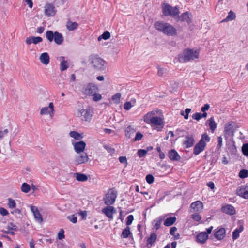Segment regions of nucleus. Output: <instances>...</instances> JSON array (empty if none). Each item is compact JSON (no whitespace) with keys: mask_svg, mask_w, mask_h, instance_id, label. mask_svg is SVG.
Instances as JSON below:
<instances>
[{"mask_svg":"<svg viewBox=\"0 0 248 248\" xmlns=\"http://www.w3.org/2000/svg\"><path fill=\"white\" fill-rule=\"evenodd\" d=\"M8 206L10 208L13 209L16 207V203L14 200L12 198H8Z\"/></svg>","mask_w":248,"mask_h":248,"instance_id":"44","label":"nucleus"},{"mask_svg":"<svg viewBox=\"0 0 248 248\" xmlns=\"http://www.w3.org/2000/svg\"><path fill=\"white\" fill-rule=\"evenodd\" d=\"M78 27V24L76 22H72L70 20H68L66 22V27L67 29L69 31H73L77 29Z\"/></svg>","mask_w":248,"mask_h":248,"instance_id":"29","label":"nucleus"},{"mask_svg":"<svg viewBox=\"0 0 248 248\" xmlns=\"http://www.w3.org/2000/svg\"><path fill=\"white\" fill-rule=\"evenodd\" d=\"M54 36V41L56 44L61 45L63 43L64 39L62 33L58 31H55Z\"/></svg>","mask_w":248,"mask_h":248,"instance_id":"28","label":"nucleus"},{"mask_svg":"<svg viewBox=\"0 0 248 248\" xmlns=\"http://www.w3.org/2000/svg\"><path fill=\"white\" fill-rule=\"evenodd\" d=\"M204 140L207 142H209L210 140V138L206 133H204L202 135V138L194 146L193 149V154L195 155H199L201 152L204 150L206 145Z\"/></svg>","mask_w":248,"mask_h":248,"instance_id":"4","label":"nucleus"},{"mask_svg":"<svg viewBox=\"0 0 248 248\" xmlns=\"http://www.w3.org/2000/svg\"><path fill=\"white\" fill-rule=\"evenodd\" d=\"M190 207L194 211L201 212L203 208V203L200 201H197L195 202L192 203Z\"/></svg>","mask_w":248,"mask_h":248,"instance_id":"19","label":"nucleus"},{"mask_svg":"<svg viewBox=\"0 0 248 248\" xmlns=\"http://www.w3.org/2000/svg\"><path fill=\"white\" fill-rule=\"evenodd\" d=\"M155 113L153 111L149 112L144 116V121L145 122L148 124H150V120H152V118H154V115Z\"/></svg>","mask_w":248,"mask_h":248,"instance_id":"35","label":"nucleus"},{"mask_svg":"<svg viewBox=\"0 0 248 248\" xmlns=\"http://www.w3.org/2000/svg\"><path fill=\"white\" fill-rule=\"evenodd\" d=\"M93 114V110L88 107L86 109L82 108L79 109L77 112V116L78 117H83L82 120L86 122H90L92 119Z\"/></svg>","mask_w":248,"mask_h":248,"instance_id":"6","label":"nucleus"},{"mask_svg":"<svg viewBox=\"0 0 248 248\" xmlns=\"http://www.w3.org/2000/svg\"><path fill=\"white\" fill-rule=\"evenodd\" d=\"M239 176L241 178H245L248 177V170L242 169L239 173Z\"/></svg>","mask_w":248,"mask_h":248,"instance_id":"43","label":"nucleus"},{"mask_svg":"<svg viewBox=\"0 0 248 248\" xmlns=\"http://www.w3.org/2000/svg\"><path fill=\"white\" fill-rule=\"evenodd\" d=\"M31 210L33 213L35 220L39 223H41L43 221V218L41 214L40 213L38 208L36 206L31 205Z\"/></svg>","mask_w":248,"mask_h":248,"instance_id":"14","label":"nucleus"},{"mask_svg":"<svg viewBox=\"0 0 248 248\" xmlns=\"http://www.w3.org/2000/svg\"><path fill=\"white\" fill-rule=\"evenodd\" d=\"M132 107V105H131V103L130 102H126L124 104V108L126 110H129L131 107Z\"/></svg>","mask_w":248,"mask_h":248,"instance_id":"58","label":"nucleus"},{"mask_svg":"<svg viewBox=\"0 0 248 248\" xmlns=\"http://www.w3.org/2000/svg\"><path fill=\"white\" fill-rule=\"evenodd\" d=\"M45 14L48 16H53L56 13L55 8L52 4L48 3L45 6Z\"/></svg>","mask_w":248,"mask_h":248,"instance_id":"15","label":"nucleus"},{"mask_svg":"<svg viewBox=\"0 0 248 248\" xmlns=\"http://www.w3.org/2000/svg\"><path fill=\"white\" fill-rule=\"evenodd\" d=\"M119 160L121 163H123L125 164V166H126L127 165V161L126 156H120L119 158Z\"/></svg>","mask_w":248,"mask_h":248,"instance_id":"57","label":"nucleus"},{"mask_svg":"<svg viewBox=\"0 0 248 248\" xmlns=\"http://www.w3.org/2000/svg\"><path fill=\"white\" fill-rule=\"evenodd\" d=\"M208 238L207 233L205 232H201L199 233L196 236V242L201 243L204 244Z\"/></svg>","mask_w":248,"mask_h":248,"instance_id":"21","label":"nucleus"},{"mask_svg":"<svg viewBox=\"0 0 248 248\" xmlns=\"http://www.w3.org/2000/svg\"><path fill=\"white\" fill-rule=\"evenodd\" d=\"M39 60L42 64L47 65L50 62L49 56L47 52H44L40 56Z\"/></svg>","mask_w":248,"mask_h":248,"instance_id":"27","label":"nucleus"},{"mask_svg":"<svg viewBox=\"0 0 248 248\" xmlns=\"http://www.w3.org/2000/svg\"><path fill=\"white\" fill-rule=\"evenodd\" d=\"M43 39L41 37L31 36L27 37L25 40L27 44L31 45V43L37 44L42 41Z\"/></svg>","mask_w":248,"mask_h":248,"instance_id":"23","label":"nucleus"},{"mask_svg":"<svg viewBox=\"0 0 248 248\" xmlns=\"http://www.w3.org/2000/svg\"><path fill=\"white\" fill-rule=\"evenodd\" d=\"M221 210L223 213L231 215H233L235 214V210L234 207L230 204H227L222 206Z\"/></svg>","mask_w":248,"mask_h":248,"instance_id":"20","label":"nucleus"},{"mask_svg":"<svg viewBox=\"0 0 248 248\" xmlns=\"http://www.w3.org/2000/svg\"><path fill=\"white\" fill-rule=\"evenodd\" d=\"M236 194L244 199H248V183L238 187L236 189Z\"/></svg>","mask_w":248,"mask_h":248,"instance_id":"11","label":"nucleus"},{"mask_svg":"<svg viewBox=\"0 0 248 248\" xmlns=\"http://www.w3.org/2000/svg\"><path fill=\"white\" fill-rule=\"evenodd\" d=\"M64 59L65 58L63 56L57 58V60L61 62L60 65V68L62 71L66 70L69 67L67 61L65 60Z\"/></svg>","mask_w":248,"mask_h":248,"instance_id":"26","label":"nucleus"},{"mask_svg":"<svg viewBox=\"0 0 248 248\" xmlns=\"http://www.w3.org/2000/svg\"><path fill=\"white\" fill-rule=\"evenodd\" d=\"M21 191L25 193H28L31 190V186L27 183H23L21 187Z\"/></svg>","mask_w":248,"mask_h":248,"instance_id":"38","label":"nucleus"},{"mask_svg":"<svg viewBox=\"0 0 248 248\" xmlns=\"http://www.w3.org/2000/svg\"><path fill=\"white\" fill-rule=\"evenodd\" d=\"M116 198L117 192L113 189H110L104 197L103 201L106 205L110 206L114 203Z\"/></svg>","mask_w":248,"mask_h":248,"instance_id":"7","label":"nucleus"},{"mask_svg":"<svg viewBox=\"0 0 248 248\" xmlns=\"http://www.w3.org/2000/svg\"><path fill=\"white\" fill-rule=\"evenodd\" d=\"M89 160L88 156L86 153H81L75 156V164L78 165L87 163Z\"/></svg>","mask_w":248,"mask_h":248,"instance_id":"10","label":"nucleus"},{"mask_svg":"<svg viewBox=\"0 0 248 248\" xmlns=\"http://www.w3.org/2000/svg\"><path fill=\"white\" fill-rule=\"evenodd\" d=\"M208 124L212 132H214L217 127V124L214 121L213 117L210 118L208 120Z\"/></svg>","mask_w":248,"mask_h":248,"instance_id":"36","label":"nucleus"},{"mask_svg":"<svg viewBox=\"0 0 248 248\" xmlns=\"http://www.w3.org/2000/svg\"><path fill=\"white\" fill-rule=\"evenodd\" d=\"M226 235V231L224 228H221L214 232L215 237L218 240L223 239Z\"/></svg>","mask_w":248,"mask_h":248,"instance_id":"24","label":"nucleus"},{"mask_svg":"<svg viewBox=\"0 0 248 248\" xmlns=\"http://www.w3.org/2000/svg\"><path fill=\"white\" fill-rule=\"evenodd\" d=\"M130 235H132V233L130 232V227L127 226L122 232L121 234V237L123 238H126L128 237Z\"/></svg>","mask_w":248,"mask_h":248,"instance_id":"34","label":"nucleus"},{"mask_svg":"<svg viewBox=\"0 0 248 248\" xmlns=\"http://www.w3.org/2000/svg\"><path fill=\"white\" fill-rule=\"evenodd\" d=\"M235 17L236 16L234 12H232V11H230V12L228 13V15L227 16L226 18L224 19L223 20H222V22L231 21L234 19Z\"/></svg>","mask_w":248,"mask_h":248,"instance_id":"37","label":"nucleus"},{"mask_svg":"<svg viewBox=\"0 0 248 248\" xmlns=\"http://www.w3.org/2000/svg\"><path fill=\"white\" fill-rule=\"evenodd\" d=\"M168 155L169 158L172 161H178L180 160V156L174 149L170 151Z\"/></svg>","mask_w":248,"mask_h":248,"instance_id":"25","label":"nucleus"},{"mask_svg":"<svg viewBox=\"0 0 248 248\" xmlns=\"http://www.w3.org/2000/svg\"><path fill=\"white\" fill-rule=\"evenodd\" d=\"M7 228L9 230H17V226L15 225L13 222H10L9 224V226L7 227Z\"/></svg>","mask_w":248,"mask_h":248,"instance_id":"60","label":"nucleus"},{"mask_svg":"<svg viewBox=\"0 0 248 248\" xmlns=\"http://www.w3.org/2000/svg\"><path fill=\"white\" fill-rule=\"evenodd\" d=\"M134 220V217L133 215H129L127 217V221H126V225H130L132 224L133 221Z\"/></svg>","mask_w":248,"mask_h":248,"instance_id":"53","label":"nucleus"},{"mask_svg":"<svg viewBox=\"0 0 248 248\" xmlns=\"http://www.w3.org/2000/svg\"><path fill=\"white\" fill-rule=\"evenodd\" d=\"M147 154V151L144 149H140L138 151V155L140 157L145 156Z\"/></svg>","mask_w":248,"mask_h":248,"instance_id":"46","label":"nucleus"},{"mask_svg":"<svg viewBox=\"0 0 248 248\" xmlns=\"http://www.w3.org/2000/svg\"><path fill=\"white\" fill-rule=\"evenodd\" d=\"M210 108V105L208 104H206L202 108L201 110L204 112V111L208 110Z\"/></svg>","mask_w":248,"mask_h":248,"instance_id":"64","label":"nucleus"},{"mask_svg":"<svg viewBox=\"0 0 248 248\" xmlns=\"http://www.w3.org/2000/svg\"><path fill=\"white\" fill-rule=\"evenodd\" d=\"M69 135L71 137L77 140H79L83 138V136H82L80 134L74 131H71L69 133Z\"/></svg>","mask_w":248,"mask_h":248,"instance_id":"39","label":"nucleus"},{"mask_svg":"<svg viewBox=\"0 0 248 248\" xmlns=\"http://www.w3.org/2000/svg\"><path fill=\"white\" fill-rule=\"evenodd\" d=\"M185 140L183 142V145L186 148L192 147L194 143V139L193 135H187L185 137Z\"/></svg>","mask_w":248,"mask_h":248,"instance_id":"13","label":"nucleus"},{"mask_svg":"<svg viewBox=\"0 0 248 248\" xmlns=\"http://www.w3.org/2000/svg\"><path fill=\"white\" fill-rule=\"evenodd\" d=\"M242 152L244 155L248 156V143H245L243 145Z\"/></svg>","mask_w":248,"mask_h":248,"instance_id":"45","label":"nucleus"},{"mask_svg":"<svg viewBox=\"0 0 248 248\" xmlns=\"http://www.w3.org/2000/svg\"><path fill=\"white\" fill-rule=\"evenodd\" d=\"M76 178L77 180L80 182H85L88 180L87 176L83 173H76Z\"/></svg>","mask_w":248,"mask_h":248,"instance_id":"32","label":"nucleus"},{"mask_svg":"<svg viewBox=\"0 0 248 248\" xmlns=\"http://www.w3.org/2000/svg\"><path fill=\"white\" fill-rule=\"evenodd\" d=\"M234 133L233 127L232 124V123L229 122L225 125L224 133L226 136H232Z\"/></svg>","mask_w":248,"mask_h":248,"instance_id":"22","label":"nucleus"},{"mask_svg":"<svg viewBox=\"0 0 248 248\" xmlns=\"http://www.w3.org/2000/svg\"><path fill=\"white\" fill-rule=\"evenodd\" d=\"M199 54L198 50L193 51L192 49L190 48L185 49L179 54L178 60L180 62L186 63L198 58Z\"/></svg>","mask_w":248,"mask_h":248,"instance_id":"2","label":"nucleus"},{"mask_svg":"<svg viewBox=\"0 0 248 248\" xmlns=\"http://www.w3.org/2000/svg\"><path fill=\"white\" fill-rule=\"evenodd\" d=\"M121 96V94L120 93H117L112 96L111 99L115 104H118L120 102Z\"/></svg>","mask_w":248,"mask_h":248,"instance_id":"42","label":"nucleus"},{"mask_svg":"<svg viewBox=\"0 0 248 248\" xmlns=\"http://www.w3.org/2000/svg\"><path fill=\"white\" fill-rule=\"evenodd\" d=\"M58 237L60 240H62L64 238V231L62 229H61L59 232Z\"/></svg>","mask_w":248,"mask_h":248,"instance_id":"62","label":"nucleus"},{"mask_svg":"<svg viewBox=\"0 0 248 248\" xmlns=\"http://www.w3.org/2000/svg\"><path fill=\"white\" fill-rule=\"evenodd\" d=\"M191 218L195 221H199L201 220V217L198 213L192 215Z\"/></svg>","mask_w":248,"mask_h":248,"instance_id":"52","label":"nucleus"},{"mask_svg":"<svg viewBox=\"0 0 248 248\" xmlns=\"http://www.w3.org/2000/svg\"><path fill=\"white\" fill-rule=\"evenodd\" d=\"M161 221H162L161 218L159 219L158 220H154V222H155L154 225V228L156 230H157L159 228V227L160 226Z\"/></svg>","mask_w":248,"mask_h":248,"instance_id":"59","label":"nucleus"},{"mask_svg":"<svg viewBox=\"0 0 248 248\" xmlns=\"http://www.w3.org/2000/svg\"><path fill=\"white\" fill-rule=\"evenodd\" d=\"M154 27L155 30L167 36H174L177 35L176 29L168 22L156 21L154 24Z\"/></svg>","mask_w":248,"mask_h":248,"instance_id":"1","label":"nucleus"},{"mask_svg":"<svg viewBox=\"0 0 248 248\" xmlns=\"http://www.w3.org/2000/svg\"><path fill=\"white\" fill-rule=\"evenodd\" d=\"M192 15L189 12H185L181 14L180 16L178 15L176 16V19L177 21H180L181 22L186 21L188 25L190 24L192 21Z\"/></svg>","mask_w":248,"mask_h":248,"instance_id":"8","label":"nucleus"},{"mask_svg":"<svg viewBox=\"0 0 248 248\" xmlns=\"http://www.w3.org/2000/svg\"><path fill=\"white\" fill-rule=\"evenodd\" d=\"M143 137V135L140 132H138L136 134V136L133 139L134 141H139L141 140V139Z\"/></svg>","mask_w":248,"mask_h":248,"instance_id":"51","label":"nucleus"},{"mask_svg":"<svg viewBox=\"0 0 248 248\" xmlns=\"http://www.w3.org/2000/svg\"><path fill=\"white\" fill-rule=\"evenodd\" d=\"M192 118L197 121H199L201 119H202V113H196L193 114L192 116Z\"/></svg>","mask_w":248,"mask_h":248,"instance_id":"54","label":"nucleus"},{"mask_svg":"<svg viewBox=\"0 0 248 248\" xmlns=\"http://www.w3.org/2000/svg\"><path fill=\"white\" fill-rule=\"evenodd\" d=\"M0 214L2 216H7L9 214L8 211L3 207H0Z\"/></svg>","mask_w":248,"mask_h":248,"instance_id":"61","label":"nucleus"},{"mask_svg":"<svg viewBox=\"0 0 248 248\" xmlns=\"http://www.w3.org/2000/svg\"><path fill=\"white\" fill-rule=\"evenodd\" d=\"M86 145V143L83 141L76 142L74 144V149L77 154H79L81 153H84L83 151L85 150Z\"/></svg>","mask_w":248,"mask_h":248,"instance_id":"12","label":"nucleus"},{"mask_svg":"<svg viewBox=\"0 0 248 248\" xmlns=\"http://www.w3.org/2000/svg\"><path fill=\"white\" fill-rule=\"evenodd\" d=\"M156 238L157 235L155 233H152L147 239V245H150L152 246L155 242Z\"/></svg>","mask_w":248,"mask_h":248,"instance_id":"33","label":"nucleus"},{"mask_svg":"<svg viewBox=\"0 0 248 248\" xmlns=\"http://www.w3.org/2000/svg\"><path fill=\"white\" fill-rule=\"evenodd\" d=\"M54 111V105L52 102H50L49 104L48 107H45L41 109L40 114L41 115H45L49 114L50 115H51V113H53Z\"/></svg>","mask_w":248,"mask_h":248,"instance_id":"17","label":"nucleus"},{"mask_svg":"<svg viewBox=\"0 0 248 248\" xmlns=\"http://www.w3.org/2000/svg\"><path fill=\"white\" fill-rule=\"evenodd\" d=\"M93 97V100L94 101H98L102 99V96L100 94L96 93H95L94 94L92 95Z\"/></svg>","mask_w":248,"mask_h":248,"instance_id":"50","label":"nucleus"},{"mask_svg":"<svg viewBox=\"0 0 248 248\" xmlns=\"http://www.w3.org/2000/svg\"><path fill=\"white\" fill-rule=\"evenodd\" d=\"M218 144L217 145V148H220L222 145V138L221 136L217 138Z\"/></svg>","mask_w":248,"mask_h":248,"instance_id":"63","label":"nucleus"},{"mask_svg":"<svg viewBox=\"0 0 248 248\" xmlns=\"http://www.w3.org/2000/svg\"><path fill=\"white\" fill-rule=\"evenodd\" d=\"M176 221V217H171L167 218L164 222V225L165 226H170L173 225Z\"/></svg>","mask_w":248,"mask_h":248,"instance_id":"30","label":"nucleus"},{"mask_svg":"<svg viewBox=\"0 0 248 248\" xmlns=\"http://www.w3.org/2000/svg\"><path fill=\"white\" fill-rule=\"evenodd\" d=\"M240 232L238 230L235 229L232 232V239L233 240L237 239L239 236Z\"/></svg>","mask_w":248,"mask_h":248,"instance_id":"56","label":"nucleus"},{"mask_svg":"<svg viewBox=\"0 0 248 248\" xmlns=\"http://www.w3.org/2000/svg\"><path fill=\"white\" fill-rule=\"evenodd\" d=\"M146 180L148 184H151L154 182V178L152 175L148 174L146 176Z\"/></svg>","mask_w":248,"mask_h":248,"instance_id":"48","label":"nucleus"},{"mask_svg":"<svg viewBox=\"0 0 248 248\" xmlns=\"http://www.w3.org/2000/svg\"><path fill=\"white\" fill-rule=\"evenodd\" d=\"M67 218L73 223L75 224L77 222V217L74 215L67 216Z\"/></svg>","mask_w":248,"mask_h":248,"instance_id":"49","label":"nucleus"},{"mask_svg":"<svg viewBox=\"0 0 248 248\" xmlns=\"http://www.w3.org/2000/svg\"><path fill=\"white\" fill-rule=\"evenodd\" d=\"M162 13L165 16H170L176 19L180 12L177 6L172 7L168 3H164L162 5Z\"/></svg>","mask_w":248,"mask_h":248,"instance_id":"3","label":"nucleus"},{"mask_svg":"<svg viewBox=\"0 0 248 248\" xmlns=\"http://www.w3.org/2000/svg\"><path fill=\"white\" fill-rule=\"evenodd\" d=\"M97 87L94 84L90 83L84 86L83 88V93L87 95H92L96 93Z\"/></svg>","mask_w":248,"mask_h":248,"instance_id":"9","label":"nucleus"},{"mask_svg":"<svg viewBox=\"0 0 248 248\" xmlns=\"http://www.w3.org/2000/svg\"><path fill=\"white\" fill-rule=\"evenodd\" d=\"M135 132V128L131 125H129L126 128L125 130V136L128 138H130Z\"/></svg>","mask_w":248,"mask_h":248,"instance_id":"31","label":"nucleus"},{"mask_svg":"<svg viewBox=\"0 0 248 248\" xmlns=\"http://www.w3.org/2000/svg\"><path fill=\"white\" fill-rule=\"evenodd\" d=\"M110 37V33L108 31H105L102 35L99 36L98 38L99 41H101L102 39L104 40H107Z\"/></svg>","mask_w":248,"mask_h":248,"instance_id":"40","label":"nucleus"},{"mask_svg":"<svg viewBox=\"0 0 248 248\" xmlns=\"http://www.w3.org/2000/svg\"><path fill=\"white\" fill-rule=\"evenodd\" d=\"M116 210L113 206H108L102 210V212L108 218L112 219L113 218V214Z\"/></svg>","mask_w":248,"mask_h":248,"instance_id":"16","label":"nucleus"},{"mask_svg":"<svg viewBox=\"0 0 248 248\" xmlns=\"http://www.w3.org/2000/svg\"><path fill=\"white\" fill-rule=\"evenodd\" d=\"M46 36L48 41L51 42L54 40V37H55L54 32L52 31H47L46 32Z\"/></svg>","mask_w":248,"mask_h":248,"instance_id":"41","label":"nucleus"},{"mask_svg":"<svg viewBox=\"0 0 248 248\" xmlns=\"http://www.w3.org/2000/svg\"><path fill=\"white\" fill-rule=\"evenodd\" d=\"M8 132L7 129L0 130V140H2L8 134Z\"/></svg>","mask_w":248,"mask_h":248,"instance_id":"55","label":"nucleus"},{"mask_svg":"<svg viewBox=\"0 0 248 248\" xmlns=\"http://www.w3.org/2000/svg\"><path fill=\"white\" fill-rule=\"evenodd\" d=\"M104 148L111 155L114 153L115 152V149L107 145H105L103 146Z\"/></svg>","mask_w":248,"mask_h":248,"instance_id":"47","label":"nucleus"},{"mask_svg":"<svg viewBox=\"0 0 248 248\" xmlns=\"http://www.w3.org/2000/svg\"><path fill=\"white\" fill-rule=\"evenodd\" d=\"M150 120L151 124H151L152 126H160L161 128H163L164 123L162 119L156 116L152 118V120Z\"/></svg>","mask_w":248,"mask_h":248,"instance_id":"18","label":"nucleus"},{"mask_svg":"<svg viewBox=\"0 0 248 248\" xmlns=\"http://www.w3.org/2000/svg\"><path fill=\"white\" fill-rule=\"evenodd\" d=\"M90 62L93 68L96 71H102L105 69V61L96 56H91L89 58Z\"/></svg>","mask_w":248,"mask_h":248,"instance_id":"5","label":"nucleus"}]
</instances>
